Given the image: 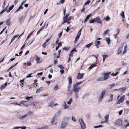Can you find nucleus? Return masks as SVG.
<instances>
[{"label": "nucleus", "mask_w": 129, "mask_h": 129, "mask_svg": "<svg viewBox=\"0 0 129 129\" xmlns=\"http://www.w3.org/2000/svg\"><path fill=\"white\" fill-rule=\"evenodd\" d=\"M27 117V114L20 116L19 117V119L20 120H23L26 119Z\"/></svg>", "instance_id": "obj_11"}, {"label": "nucleus", "mask_w": 129, "mask_h": 129, "mask_svg": "<svg viewBox=\"0 0 129 129\" xmlns=\"http://www.w3.org/2000/svg\"><path fill=\"white\" fill-rule=\"evenodd\" d=\"M15 38L13 37L11 41L10 42V43L9 44V45H10L11 43H12L13 41H14L15 39Z\"/></svg>", "instance_id": "obj_54"}, {"label": "nucleus", "mask_w": 129, "mask_h": 129, "mask_svg": "<svg viewBox=\"0 0 129 129\" xmlns=\"http://www.w3.org/2000/svg\"><path fill=\"white\" fill-rule=\"evenodd\" d=\"M67 124V122L63 121L61 123L60 127L61 128L64 129L65 128Z\"/></svg>", "instance_id": "obj_9"}, {"label": "nucleus", "mask_w": 129, "mask_h": 129, "mask_svg": "<svg viewBox=\"0 0 129 129\" xmlns=\"http://www.w3.org/2000/svg\"><path fill=\"white\" fill-rule=\"evenodd\" d=\"M96 66V65H91V66L88 68V69L90 70L93 67Z\"/></svg>", "instance_id": "obj_44"}, {"label": "nucleus", "mask_w": 129, "mask_h": 129, "mask_svg": "<svg viewBox=\"0 0 129 129\" xmlns=\"http://www.w3.org/2000/svg\"><path fill=\"white\" fill-rule=\"evenodd\" d=\"M80 89L79 87H73V89L72 90L71 92L73 91L75 93V96L76 99L78 98V91Z\"/></svg>", "instance_id": "obj_1"}, {"label": "nucleus", "mask_w": 129, "mask_h": 129, "mask_svg": "<svg viewBox=\"0 0 129 129\" xmlns=\"http://www.w3.org/2000/svg\"><path fill=\"white\" fill-rule=\"evenodd\" d=\"M100 41H96L95 43V46L98 45L99 44H100Z\"/></svg>", "instance_id": "obj_43"}, {"label": "nucleus", "mask_w": 129, "mask_h": 129, "mask_svg": "<svg viewBox=\"0 0 129 129\" xmlns=\"http://www.w3.org/2000/svg\"><path fill=\"white\" fill-rule=\"evenodd\" d=\"M70 47H65L63 48V50L68 51L70 48Z\"/></svg>", "instance_id": "obj_37"}, {"label": "nucleus", "mask_w": 129, "mask_h": 129, "mask_svg": "<svg viewBox=\"0 0 129 129\" xmlns=\"http://www.w3.org/2000/svg\"><path fill=\"white\" fill-rule=\"evenodd\" d=\"M56 119L55 116H54L53 119H52L51 121V124L52 125H55L57 123V122L55 121Z\"/></svg>", "instance_id": "obj_10"}, {"label": "nucleus", "mask_w": 129, "mask_h": 129, "mask_svg": "<svg viewBox=\"0 0 129 129\" xmlns=\"http://www.w3.org/2000/svg\"><path fill=\"white\" fill-rule=\"evenodd\" d=\"M72 99H71V98L70 99L69 101L67 102V104L69 105L70 104H71V102H72Z\"/></svg>", "instance_id": "obj_40"}, {"label": "nucleus", "mask_w": 129, "mask_h": 129, "mask_svg": "<svg viewBox=\"0 0 129 129\" xmlns=\"http://www.w3.org/2000/svg\"><path fill=\"white\" fill-rule=\"evenodd\" d=\"M76 50L75 49H74L73 50H72L70 53L69 55V57H72L73 56V52L74 51H76Z\"/></svg>", "instance_id": "obj_18"}, {"label": "nucleus", "mask_w": 129, "mask_h": 129, "mask_svg": "<svg viewBox=\"0 0 129 129\" xmlns=\"http://www.w3.org/2000/svg\"><path fill=\"white\" fill-rule=\"evenodd\" d=\"M93 42H91V43H89L85 47L87 48H89L91 46V45L93 44Z\"/></svg>", "instance_id": "obj_30"}, {"label": "nucleus", "mask_w": 129, "mask_h": 129, "mask_svg": "<svg viewBox=\"0 0 129 129\" xmlns=\"http://www.w3.org/2000/svg\"><path fill=\"white\" fill-rule=\"evenodd\" d=\"M79 121L81 128L82 129H84L85 128H86V125L83 119L81 118H80L79 119Z\"/></svg>", "instance_id": "obj_3"}, {"label": "nucleus", "mask_w": 129, "mask_h": 129, "mask_svg": "<svg viewBox=\"0 0 129 129\" xmlns=\"http://www.w3.org/2000/svg\"><path fill=\"white\" fill-rule=\"evenodd\" d=\"M69 14H67L65 16V17H64V19H65L66 18H68V17L69 16Z\"/></svg>", "instance_id": "obj_63"}, {"label": "nucleus", "mask_w": 129, "mask_h": 129, "mask_svg": "<svg viewBox=\"0 0 129 129\" xmlns=\"http://www.w3.org/2000/svg\"><path fill=\"white\" fill-rule=\"evenodd\" d=\"M68 80L69 82V84L71 85L72 83V78L71 76H69L68 77Z\"/></svg>", "instance_id": "obj_22"}, {"label": "nucleus", "mask_w": 129, "mask_h": 129, "mask_svg": "<svg viewBox=\"0 0 129 129\" xmlns=\"http://www.w3.org/2000/svg\"><path fill=\"white\" fill-rule=\"evenodd\" d=\"M92 15V14L91 13L89 15H88L87 16V17H86L84 21V22L85 23V22H86V21H87L88 19H89V17L91 16Z\"/></svg>", "instance_id": "obj_24"}, {"label": "nucleus", "mask_w": 129, "mask_h": 129, "mask_svg": "<svg viewBox=\"0 0 129 129\" xmlns=\"http://www.w3.org/2000/svg\"><path fill=\"white\" fill-rule=\"evenodd\" d=\"M54 89L55 90H57L59 89V87H58V85H56L54 87Z\"/></svg>", "instance_id": "obj_46"}, {"label": "nucleus", "mask_w": 129, "mask_h": 129, "mask_svg": "<svg viewBox=\"0 0 129 129\" xmlns=\"http://www.w3.org/2000/svg\"><path fill=\"white\" fill-rule=\"evenodd\" d=\"M23 7H22L21 6H20L15 11L14 13H16L18 11H20V9H23Z\"/></svg>", "instance_id": "obj_23"}, {"label": "nucleus", "mask_w": 129, "mask_h": 129, "mask_svg": "<svg viewBox=\"0 0 129 129\" xmlns=\"http://www.w3.org/2000/svg\"><path fill=\"white\" fill-rule=\"evenodd\" d=\"M123 121L120 119H118L116 120L114 122V124L116 126L118 127H120L121 126L122 123Z\"/></svg>", "instance_id": "obj_4"}, {"label": "nucleus", "mask_w": 129, "mask_h": 129, "mask_svg": "<svg viewBox=\"0 0 129 129\" xmlns=\"http://www.w3.org/2000/svg\"><path fill=\"white\" fill-rule=\"evenodd\" d=\"M62 34V32H61L59 34L58 36L59 37H61Z\"/></svg>", "instance_id": "obj_60"}, {"label": "nucleus", "mask_w": 129, "mask_h": 129, "mask_svg": "<svg viewBox=\"0 0 129 129\" xmlns=\"http://www.w3.org/2000/svg\"><path fill=\"white\" fill-rule=\"evenodd\" d=\"M6 24L8 26H9L11 23L10 19L7 20L6 21Z\"/></svg>", "instance_id": "obj_20"}, {"label": "nucleus", "mask_w": 129, "mask_h": 129, "mask_svg": "<svg viewBox=\"0 0 129 129\" xmlns=\"http://www.w3.org/2000/svg\"><path fill=\"white\" fill-rule=\"evenodd\" d=\"M14 6V5H12L9 8V9L10 10H11L13 8Z\"/></svg>", "instance_id": "obj_48"}, {"label": "nucleus", "mask_w": 129, "mask_h": 129, "mask_svg": "<svg viewBox=\"0 0 129 129\" xmlns=\"http://www.w3.org/2000/svg\"><path fill=\"white\" fill-rule=\"evenodd\" d=\"M123 49V46L120 48L118 50V55H120L121 54L122 51Z\"/></svg>", "instance_id": "obj_15"}, {"label": "nucleus", "mask_w": 129, "mask_h": 129, "mask_svg": "<svg viewBox=\"0 0 129 129\" xmlns=\"http://www.w3.org/2000/svg\"><path fill=\"white\" fill-rule=\"evenodd\" d=\"M123 110H121L119 112V115H121L122 114V113L123 112Z\"/></svg>", "instance_id": "obj_59"}, {"label": "nucleus", "mask_w": 129, "mask_h": 129, "mask_svg": "<svg viewBox=\"0 0 129 129\" xmlns=\"http://www.w3.org/2000/svg\"><path fill=\"white\" fill-rule=\"evenodd\" d=\"M119 73L118 72H117L115 74L114 73H113L111 75L113 76H116Z\"/></svg>", "instance_id": "obj_38"}, {"label": "nucleus", "mask_w": 129, "mask_h": 129, "mask_svg": "<svg viewBox=\"0 0 129 129\" xmlns=\"http://www.w3.org/2000/svg\"><path fill=\"white\" fill-rule=\"evenodd\" d=\"M6 10V9H4L3 10H2L1 12L0 13V14H2Z\"/></svg>", "instance_id": "obj_58"}, {"label": "nucleus", "mask_w": 129, "mask_h": 129, "mask_svg": "<svg viewBox=\"0 0 129 129\" xmlns=\"http://www.w3.org/2000/svg\"><path fill=\"white\" fill-rule=\"evenodd\" d=\"M24 33V32H23L22 34H21L20 36H19V35H16L15 36H14V37L15 38H16L17 37H18V38H19L20 36H21V35H22Z\"/></svg>", "instance_id": "obj_34"}, {"label": "nucleus", "mask_w": 129, "mask_h": 129, "mask_svg": "<svg viewBox=\"0 0 129 129\" xmlns=\"http://www.w3.org/2000/svg\"><path fill=\"white\" fill-rule=\"evenodd\" d=\"M127 45H126L124 49L123 52V54H124L126 53L127 51Z\"/></svg>", "instance_id": "obj_27"}, {"label": "nucleus", "mask_w": 129, "mask_h": 129, "mask_svg": "<svg viewBox=\"0 0 129 129\" xmlns=\"http://www.w3.org/2000/svg\"><path fill=\"white\" fill-rule=\"evenodd\" d=\"M103 80H104L103 79V78L102 77L99 78H98L97 80V81H103Z\"/></svg>", "instance_id": "obj_39"}, {"label": "nucleus", "mask_w": 129, "mask_h": 129, "mask_svg": "<svg viewBox=\"0 0 129 129\" xmlns=\"http://www.w3.org/2000/svg\"><path fill=\"white\" fill-rule=\"evenodd\" d=\"M105 40L107 42L108 44H109L111 43V40L110 38L106 37Z\"/></svg>", "instance_id": "obj_26"}, {"label": "nucleus", "mask_w": 129, "mask_h": 129, "mask_svg": "<svg viewBox=\"0 0 129 129\" xmlns=\"http://www.w3.org/2000/svg\"><path fill=\"white\" fill-rule=\"evenodd\" d=\"M84 73H82V74H80V73H78V75L77 77V78L78 79H80L82 78L83 77Z\"/></svg>", "instance_id": "obj_12"}, {"label": "nucleus", "mask_w": 129, "mask_h": 129, "mask_svg": "<svg viewBox=\"0 0 129 129\" xmlns=\"http://www.w3.org/2000/svg\"><path fill=\"white\" fill-rule=\"evenodd\" d=\"M32 74V73H31L29 75H28L27 76V78H29L32 77L31 76V75Z\"/></svg>", "instance_id": "obj_62"}, {"label": "nucleus", "mask_w": 129, "mask_h": 129, "mask_svg": "<svg viewBox=\"0 0 129 129\" xmlns=\"http://www.w3.org/2000/svg\"><path fill=\"white\" fill-rule=\"evenodd\" d=\"M84 81V80L78 82L76 84L73 85V87H77V86L82 83Z\"/></svg>", "instance_id": "obj_13"}, {"label": "nucleus", "mask_w": 129, "mask_h": 129, "mask_svg": "<svg viewBox=\"0 0 129 129\" xmlns=\"http://www.w3.org/2000/svg\"><path fill=\"white\" fill-rule=\"evenodd\" d=\"M25 98L27 100H30V99L32 98V96H31V97L27 96V97H25Z\"/></svg>", "instance_id": "obj_41"}, {"label": "nucleus", "mask_w": 129, "mask_h": 129, "mask_svg": "<svg viewBox=\"0 0 129 129\" xmlns=\"http://www.w3.org/2000/svg\"><path fill=\"white\" fill-rule=\"evenodd\" d=\"M63 21L62 23L63 24H64L66 22H67V24H70V22L69 20L68 19V18H66L64 19V18H63Z\"/></svg>", "instance_id": "obj_14"}, {"label": "nucleus", "mask_w": 129, "mask_h": 129, "mask_svg": "<svg viewBox=\"0 0 129 129\" xmlns=\"http://www.w3.org/2000/svg\"><path fill=\"white\" fill-rule=\"evenodd\" d=\"M108 56L107 55H102V57L103 58V61H104L105 59L108 58Z\"/></svg>", "instance_id": "obj_28"}, {"label": "nucleus", "mask_w": 129, "mask_h": 129, "mask_svg": "<svg viewBox=\"0 0 129 129\" xmlns=\"http://www.w3.org/2000/svg\"><path fill=\"white\" fill-rule=\"evenodd\" d=\"M110 72H109L107 73H105L103 74V75H104L106 76H104L103 78L104 80H105L108 78L109 75L110 74Z\"/></svg>", "instance_id": "obj_7"}, {"label": "nucleus", "mask_w": 129, "mask_h": 129, "mask_svg": "<svg viewBox=\"0 0 129 129\" xmlns=\"http://www.w3.org/2000/svg\"><path fill=\"white\" fill-rule=\"evenodd\" d=\"M110 30L109 29L106 30L104 32V35L108 34Z\"/></svg>", "instance_id": "obj_35"}, {"label": "nucleus", "mask_w": 129, "mask_h": 129, "mask_svg": "<svg viewBox=\"0 0 129 129\" xmlns=\"http://www.w3.org/2000/svg\"><path fill=\"white\" fill-rule=\"evenodd\" d=\"M82 30V29H81L78 32V33L77 34V36H78L79 37H80L81 33V31Z\"/></svg>", "instance_id": "obj_33"}, {"label": "nucleus", "mask_w": 129, "mask_h": 129, "mask_svg": "<svg viewBox=\"0 0 129 129\" xmlns=\"http://www.w3.org/2000/svg\"><path fill=\"white\" fill-rule=\"evenodd\" d=\"M26 16V13H25V16H22L21 17H20L19 19L18 20L19 21L21 22L23 19H24L25 18Z\"/></svg>", "instance_id": "obj_19"}, {"label": "nucleus", "mask_w": 129, "mask_h": 129, "mask_svg": "<svg viewBox=\"0 0 129 129\" xmlns=\"http://www.w3.org/2000/svg\"><path fill=\"white\" fill-rule=\"evenodd\" d=\"M12 104L14 105H18L19 106H20L21 105V104H20L18 103H12Z\"/></svg>", "instance_id": "obj_51"}, {"label": "nucleus", "mask_w": 129, "mask_h": 129, "mask_svg": "<svg viewBox=\"0 0 129 129\" xmlns=\"http://www.w3.org/2000/svg\"><path fill=\"white\" fill-rule=\"evenodd\" d=\"M102 127V125H100L98 126H94V128H97L98 127Z\"/></svg>", "instance_id": "obj_47"}, {"label": "nucleus", "mask_w": 129, "mask_h": 129, "mask_svg": "<svg viewBox=\"0 0 129 129\" xmlns=\"http://www.w3.org/2000/svg\"><path fill=\"white\" fill-rule=\"evenodd\" d=\"M120 15L122 17L123 19L125 18V17L124 15V12L123 11H122L120 14Z\"/></svg>", "instance_id": "obj_29"}, {"label": "nucleus", "mask_w": 129, "mask_h": 129, "mask_svg": "<svg viewBox=\"0 0 129 129\" xmlns=\"http://www.w3.org/2000/svg\"><path fill=\"white\" fill-rule=\"evenodd\" d=\"M36 61L37 63V64L41 62V61L40 60V58L37 56H36Z\"/></svg>", "instance_id": "obj_21"}, {"label": "nucleus", "mask_w": 129, "mask_h": 129, "mask_svg": "<svg viewBox=\"0 0 129 129\" xmlns=\"http://www.w3.org/2000/svg\"><path fill=\"white\" fill-rule=\"evenodd\" d=\"M53 104L54 103H53V101H52L49 103L48 104L47 107H52Z\"/></svg>", "instance_id": "obj_25"}, {"label": "nucleus", "mask_w": 129, "mask_h": 129, "mask_svg": "<svg viewBox=\"0 0 129 129\" xmlns=\"http://www.w3.org/2000/svg\"><path fill=\"white\" fill-rule=\"evenodd\" d=\"M5 1L3 3V4L2 6V7L3 8L5 7Z\"/></svg>", "instance_id": "obj_53"}, {"label": "nucleus", "mask_w": 129, "mask_h": 129, "mask_svg": "<svg viewBox=\"0 0 129 129\" xmlns=\"http://www.w3.org/2000/svg\"><path fill=\"white\" fill-rule=\"evenodd\" d=\"M28 102V101H22L20 102L19 103L20 104H23L25 106L27 107L29 105V104H28L27 103Z\"/></svg>", "instance_id": "obj_8"}, {"label": "nucleus", "mask_w": 129, "mask_h": 129, "mask_svg": "<svg viewBox=\"0 0 129 129\" xmlns=\"http://www.w3.org/2000/svg\"><path fill=\"white\" fill-rule=\"evenodd\" d=\"M90 2V1L89 0L87 1L86 2H85L84 4V5H88L89 4Z\"/></svg>", "instance_id": "obj_50"}, {"label": "nucleus", "mask_w": 129, "mask_h": 129, "mask_svg": "<svg viewBox=\"0 0 129 129\" xmlns=\"http://www.w3.org/2000/svg\"><path fill=\"white\" fill-rule=\"evenodd\" d=\"M95 19V22L101 24V25H102V21L98 16L96 17Z\"/></svg>", "instance_id": "obj_5"}, {"label": "nucleus", "mask_w": 129, "mask_h": 129, "mask_svg": "<svg viewBox=\"0 0 129 129\" xmlns=\"http://www.w3.org/2000/svg\"><path fill=\"white\" fill-rule=\"evenodd\" d=\"M89 22L90 23H94L95 21V18L93 20H90L89 21Z\"/></svg>", "instance_id": "obj_32"}, {"label": "nucleus", "mask_w": 129, "mask_h": 129, "mask_svg": "<svg viewBox=\"0 0 129 129\" xmlns=\"http://www.w3.org/2000/svg\"><path fill=\"white\" fill-rule=\"evenodd\" d=\"M72 121H74V122H75L76 121V120L75 119V118L73 116L72 117Z\"/></svg>", "instance_id": "obj_56"}, {"label": "nucleus", "mask_w": 129, "mask_h": 129, "mask_svg": "<svg viewBox=\"0 0 129 129\" xmlns=\"http://www.w3.org/2000/svg\"><path fill=\"white\" fill-rule=\"evenodd\" d=\"M5 86L4 85H3L1 86V88L2 90H3L4 88H5Z\"/></svg>", "instance_id": "obj_57"}, {"label": "nucleus", "mask_w": 129, "mask_h": 129, "mask_svg": "<svg viewBox=\"0 0 129 129\" xmlns=\"http://www.w3.org/2000/svg\"><path fill=\"white\" fill-rule=\"evenodd\" d=\"M20 127H15L13 128V129H19L20 128Z\"/></svg>", "instance_id": "obj_61"}, {"label": "nucleus", "mask_w": 129, "mask_h": 129, "mask_svg": "<svg viewBox=\"0 0 129 129\" xmlns=\"http://www.w3.org/2000/svg\"><path fill=\"white\" fill-rule=\"evenodd\" d=\"M16 65H14V66H11L9 69H8L7 70V71H9V70L12 69Z\"/></svg>", "instance_id": "obj_55"}, {"label": "nucleus", "mask_w": 129, "mask_h": 129, "mask_svg": "<svg viewBox=\"0 0 129 129\" xmlns=\"http://www.w3.org/2000/svg\"><path fill=\"white\" fill-rule=\"evenodd\" d=\"M106 92V90L104 89L101 93L100 96L98 98L99 102H101L103 99L104 95H105Z\"/></svg>", "instance_id": "obj_2"}, {"label": "nucleus", "mask_w": 129, "mask_h": 129, "mask_svg": "<svg viewBox=\"0 0 129 129\" xmlns=\"http://www.w3.org/2000/svg\"><path fill=\"white\" fill-rule=\"evenodd\" d=\"M125 97V95H124L118 101L117 103L120 104L123 102Z\"/></svg>", "instance_id": "obj_6"}, {"label": "nucleus", "mask_w": 129, "mask_h": 129, "mask_svg": "<svg viewBox=\"0 0 129 129\" xmlns=\"http://www.w3.org/2000/svg\"><path fill=\"white\" fill-rule=\"evenodd\" d=\"M111 19L110 18L109 16H107L106 17V21H108Z\"/></svg>", "instance_id": "obj_45"}, {"label": "nucleus", "mask_w": 129, "mask_h": 129, "mask_svg": "<svg viewBox=\"0 0 129 129\" xmlns=\"http://www.w3.org/2000/svg\"><path fill=\"white\" fill-rule=\"evenodd\" d=\"M109 114L106 115L105 117L104 118L105 119V121H104L105 123L109 121Z\"/></svg>", "instance_id": "obj_17"}, {"label": "nucleus", "mask_w": 129, "mask_h": 129, "mask_svg": "<svg viewBox=\"0 0 129 129\" xmlns=\"http://www.w3.org/2000/svg\"><path fill=\"white\" fill-rule=\"evenodd\" d=\"M113 95L112 94L111 95L110 97V98L109 99V101L110 102L112 101L113 99Z\"/></svg>", "instance_id": "obj_36"}, {"label": "nucleus", "mask_w": 129, "mask_h": 129, "mask_svg": "<svg viewBox=\"0 0 129 129\" xmlns=\"http://www.w3.org/2000/svg\"><path fill=\"white\" fill-rule=\"evenodd\" d=\"M115 85V84L114 83L113 84L110 85L109 87V89H111Z\"/></svg>", "instance_id": "obj_31"}, {"label": "nucleus", "mask_w": 129, "mask_h": 129, "mask_svg": "<svg viewBox=\"0 0 129 129\" xmlns=\"http://www.w3.org/2000/svg\"><path fill=\"white\" fill-rule=\"evenodd\" d=\"M58 67L62 69H64V67L62 66V65H59Z\"/></svg>", "instance_id": "obj_52"}, {"label": "nucleus", "mask_w": 129, "mask_h": 129, "mask_svg": "<svg viewBox=\"0 0 129 129\" xmlns=\"http://www.w3.org/2000/svg\"><path fill=\"white\" fill-rule=\"evenodd\" d=\"M80 37H79L78 36H76V37L75 38V41L74 42L75 43H76V42L77 41H78V39H79Z\"/></svg>", "instance_id": "obj_42"}, {"label": "nucleus", "mask_w": 129, "mask_h": 129, "mask_svg": "<svg viewBox=\"0 0 129 129\" xmlns=\"http://www.w3.org/2000/svg\"><path fill=\"white\" fill-rule=\"evenodd\" d=\"M68 18L69 20V21H70V20L72 19L73 18V17H72V16H70V17H69Z\"/></svg>", "instance_id": "obj_64"}, {"label": "nucleus", "mask_w": 129, "mask_h": 129, "mask_svg": "<svg viewBox=\"0 0 129 129\" xmlns=\"http://www.w3.org/2000/svg\"><path fill=\"white\" fill-rule=\"evenodd\" d=\"M71 87V85H68V88H67V90L68 91H69L70 88Z\"/></svg>", "instance_id": "obj_49"}, {"label": "nucleus", "mask_w": 129, "mask_h": 129, "mask_svg": "<svg viewBox=\"0 0 129 129\" xmlns=\"http://www.w3.org/2000/svg\"><path fill=\"white\" fill-rule=\"evenodd\" d=\"M62 106L64 107V109H67L69 108V106H67L66 102L64 101L62 103Z\"/></svg>", "instance_id": "obj_16"}]
</instances>
